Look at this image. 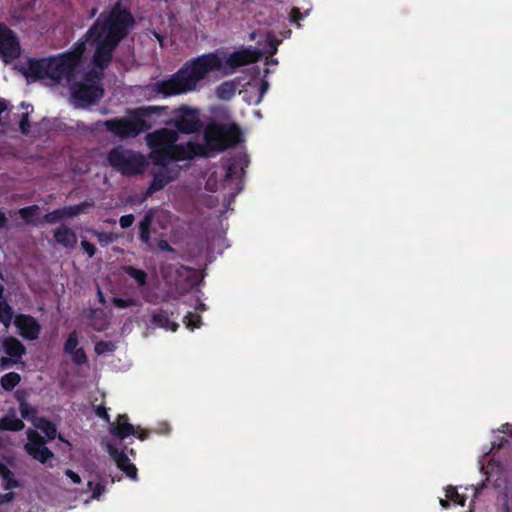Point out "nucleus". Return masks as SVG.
Listing matches in <instances>:
<instances>
[{"mask_svg": "<svg viewBox=\"0 0 512 512\" xmlns=\"http://www.w3.org/2000/svg\"><path fill=\"white\" fill-rule=\"evenodd\" d=\"M221 67L222 60L216 53L202 54L187 60L168 79L155 82L154 91L166 97L192 92L209 73Z\"/></svg>", "mask_w": 512, "mask_h": 512, "instance_id": "obj_1", "label": "nucleus"}, {"mask_svg": "<svg viewBox=\"0 0 512 512\" xmlns=\"http://www.w3.org/2000/svg\"><path fill=\"white\" fill-rule=\"evenodd\" d=\"M178 139V132L168 128L157 129L145 136L150 149L149 158L155 166L165 167L172 162L192 160L190 140L177 143Z\"/></svg>", "mask_w": 512, "mask_h": 512, "instance_id": "obj_2", "label": "nucleus"}, {"mask_svg": "<svg viewBox=\"0 0 512 512\" xmlns=\"http://www.w3.org/2000/svg\"><path fill=\"white\" fill-rule=\"evenodd\" d=\"M203 139L204 143L190 140L192 160L197 157L209 158L213 153L238 145L242 141V133L235 124L211 123L206 126Z\"/></svg>", "mask_w": 512, "mask_h": 512, "instance_id": "obj_3", "label": "nucleus"}, {"mask_svg": "<svg viewBox=\"0 0 512 512\" xmlns=\"http://www.w3.org/2000/svg\"><path fill=\"white\" fill-rule=\"evenodd\" d=\"M136 25L133 14L118 1L110 10L100 13L95 22L87 30V38L100 34L119 43L126 39Z\"/></svg>", "mask_w": 512, "mask_h": 512, "instance_id": "obj_4", "label": "nucleus"}, {"mask_svg": "<svg viewBox=\"0 0 512 512\" xmlns=\"http://www.w3.org/2000/svg\"><path fill=\"white\" fill-rule=\"evenodd\" d=\"M167 107L146 106L130 110L128 116L113 118L104 121L105 129L120 139H129L147 132L153 126L149 119L156 115L162 116Z\"/></svg>", "mask_w": 512, "mask_h": 512, "instance_id": "obj_5", "label": "nucleus"}, {"mask_svg": "<svg viewBox=\"0 0 512 512\" xmlns=\"http://www.w3.org/2000/svg\"><path fill=\"white\" fill-rule=\"evenodd\" d=\"M58 55L48 58H29L25 65L20 67V72L27 80L51 79L54 81L68 80V75L60 66Z\"/></svg>", "mask_w": 512, "mask_h": 512, "instance_id": "obj_6", "label": "nucleus"}, {"mask_svg": "<svg viewBox=\"0 0 512 512\" xmlns=\"http://www.w3.org/2000/svg\"><path fill=\"white\" fill-rule=\"evenodd\" d=\"M107 162L123 176L141 174L145 166V158L141 153L127 149L122 145H117L108 152Z\"/></svg>", "mask_w": 512, "mask_h": 512, "instance_id": "obj_7", "label": "nucleus"}, {"mask_svg": "<svg viewBox=\"0 0 512 512\" xmlns=\"http://www.w3.org/2000/svg\"><path fill=\"white\" fill-rule=\"evenodd\" d=\"M86 40H91V43L95 45V51L92 56L93 65L101 70L108 68L119 43L113 42V40L98 33L93 34L89 38L86 37Z\"/></svg>", "mask_w": 512, "mask_h": 512, "instance_id": "obj_8", "label": "nucleus"}, {"mask_svg": "<svg viewBox=\"0 0 512 512\" xmlns=\"http://www.w3.org/2000/svg\"><path fill=\"white\" fill-rule=\"evenodd\" d=\"M28 455L41 464L52 468L51 461L54 459V453L46 446V440L37 432L28 434V442L24 445Z\"/></svg>", "mask_w": 512, "mask_h": 512, "instance_id": "obj_9", "label": "nucleus"}, {"mask_svg": "<svg viewBox=\"0 0 512 512\" xmlns=\"http://www.w3.org/2000/svg\"><path fill=\"white\" fill-rule=\"evenodd\" d=\"M109 456L116 463L117 467L125 473V475L133 481L138 479V469L130 462L128 454L135 457L136 451L129 448L127 444H123L121 448L109 444L107 447Z\"/></svg>", "mask_w": 512, "mask_h": 512, "instance_id": "obj_10", "label": "nucleus"}, {"mask_svg": "<svg viewBox=\"0 0 512 512\" xmlns=\"http://www.w3.org/2000/svg\"><path fill=\"white\" fill-rule=\"evenodd\" d=\"M21 54V47L16 33L7 25L0 28V58L6 64L17 59Z\"/></svg>", "mask_w": 512, "mask_h": 512, "instance_id": "obj_11", "label": "nucleus"}, {"mask_svg": "<svg viewBox=\"0 0 512 512\" xmlns=\"http://www.w3.org/2000/svg\"><path fill=\"white\" fill-rule=\"evenodd\" d=\"M21 54V47L16 33L7 25L0 28V58L6 64L17 59Z\"/></svg>", "mask_w": 512, "mask_h": 512, "instance_id": "obj_12", "label": "nucleus"}, {"mask_svg": "<svg viewBox=\"0 0 512 512\" xmlns=\"http://www.w3.org/2000/svg\"><path fill=\"white\" fill-rule=\"evenodd\" d=\"M90 40H86V34L84 39H80L74 44V49L70 52L59 54L60 66L65 70L68 75V80L74 77L76 69L80 64L82 57L86 51V44Z\"/></svg>", "mask_w": 512, "mask_h": 512, "instance_id": "obj_13", "label": "nucleus"}, {"mask_svg": "<svg viewBox=\"0 0 512 512\" xmlns=\"http://www.w3.org/2000/svg\"><path fill=\"white\" fill-rule=\"evenodd\" d=\"M174 125L181 133L192 134L199 130L201 123L198 110L188 106H181L174 117Z\"/></svg>", "mask_w": 512, "mask_h": 512, "instance_id": "obj_14", "label": "nucleus"}, {"mask_svg": "<svg viewBox=\"0 0 512 512\" xmlns=\"http://www.w3.org/2000/svg\"><path fill=\"white\" fill-rule=\"evenodd\" d=\"M179 316L178 309L173 303H166L151 314V323L159 328L177 331L179 325L174 321Z\"/></svg>", "mask_w": 512, "mask_h": 512, "instance_id": "obj_15", "label": "nucleus"}, {"mask_svg": "<svg viewBox=\"0 0 512 512\" xmlns=\"http://www.w3.org/2000/svg\"><path fill=\"white\" fill-rule=\"evenodd\" d=\"M94 206L92 200H85L75 205H69L62 208L55 209L46 213L42 219V223L55 224L65 217H75L86 211V209Z\"/></svg>", "mask_w": 512, "mask_h": 512, "instance_id": "obj_16", "label": "nucleus"}, {"mask_svg": "<svg viewBox=\"0 0 512 512\" xmlns=\"http://www.w3.org/2000/svg\"><path fill=\"white\" fill-rule=\"evenodd\" d=\"M104 90L95 84H77L72 91L74 100L82 106L95 104L103 97Z\"/></svg>", "mask_w": 512, "mask_h": 512, "instance_id": "obj_17", "label": "nucleus"}, {"mask_svg": "<svg viewBox=\"0 0 512 512\" xmlns=\"http://www.w3.org/2000/svg\"><path fill=\"white\" fill-rule=\"evenodd\" d=\"M173 169L169 166L160 167L158 171L152 173V181L143 194V200L151 197L155 192L162 190L166 185L176 179L177 174L172 175Z\"/></svg>", "mask_w": 512, "mask_h": 512, "instance_id": "obj_18", "label": "nucleus"}, {"mask_svg": "<svg viewBox=\"0 0 512 512\" xmlns=\"http://www.w3.org/2000/svg\"><path fill=\"white\" fill-rule=\"evenodd\" d=\"M14 324L20 335L27 340H36L40 335L41 326L31 315L19 314L16 316Z\"/></svg>", "mask_w": 512, "mask_h": 512, "instance_id": "obj_19", "label": "nucleus"}, {"mask_svg": "<svg viewBox=\"0 0 512 512\" xmlns=\"http://www.w3.org/2000/svg\"><path fill=\"white\" fill-rule=\"evenodd\" d=\"M109 432L115 438L124 441L127 437L136 433V427L129 423V418L126 414H120L116 422L110 424Z\"/></svg>", "mask_w": 512, "mask_h": 512, "instance_id": "obj_20", "label": "nucleus"}, {"mask_svg": "<svg viewBox=\"0 0 512 512\" xmlns=\"http://www.w3.org/2000/svg\"><path fill=\"white\" fill-rule=\"evenodd\" d=\"M257 52L250 49L235 51L228 57V64L232 67H241L256 62Z\"/></svg>", "mask_w": 512, "mask_h": 512, "instance_id": "obj_21", "label": "nucleus"}, {"mask_svg": "<svg viewBox=\"0 0 512 512\" xmlns=\"http://www.w3.org/2000/svg\"><path fill=\"white\" fill-rule=\"evenodd\" d=\"M53 236L55 241L64 248L73 249L77 244L76 233L65 225L55 229Z\"/></svg>", "mask_w": 512, "mask_h": 512, "instance_id": "obj_22", "label": "nucleus"}, {"mask_svg": "<svg viewBox=\"0 0 512 512\" xmlns=\"http://www.w3.org/2000/svg\"><path fill=\"white\" fill-rule=\"evenodd\" d=\"M3 348L7 355L19 359L25 354V346L15 337H8L3 341Z\"/></svg>", "mask_w": 512, "mask_h": 512, "instance_id": "obj_23", "label": "nucleus"}, {"mask_svg": "<svg viewBox=\"0 0 512 512\" xmlns=\"http://www.w3.org/2000/svg\"><path fill=\"white\" fill-rule=\"evenodd\" d=\"M24 427V422L21 419L17 418L15 414H6L0 419L1 431L18 432L23 430Z\"/></svg>", "mask_w": 512, "mask_h": 512, "instance_id": "obj_24", "label": "nucleus"}, {"mask_svg": "<svg viewBox=\"0 0 512 512\" xmlns=\"http://www.w3.org/2000/svg\"><path fill=\"white\" fill-rule=\"evenodd\" d=\"M153 216L151 213H147L142 220L139 222V239L142 243L149 245L151 240V226Z\"/></svg>", "mask_w": 512, "mask_h": 512, "instance_id": "obj_25", "label": "nucleus"}, {"mask_svg": "<svg viewBox=\"0 0 512 512\" xmlns=\"http://www.w3.org/2000/svg\"><path fill=\"white\" fill-rule=\"evenodd\" d=\"M0 476L5 490H12L21 486L14 473L3 463H0Z\"/></svg>", "mask_w": 512, "mask_h": 512, "instance_id": "obj_26", "label": "nucleus"}, {"mask_svg": "<svg viewBox=\"0 0 512 512\" xmlns=\"http://www.w3.org/2000/svg\"><path fill=\"white\" fill-rule=\"evenodd\" d=\"M37 429L41 430L49 440L56 438L57 428L56 425L45 417H38L34 422Z\"/></svg>", "mask_w": 512, "mask_h": 512, "instance_id": "obj_27", "label": "nucleus"}, {"mask_svg": "<svg viewBox=\"0 0 512 512\" xmlns=\"http://www.w3.org/2000/svg\"><path fill=\"white\" fill-rule=\"evenodd\" d=\"M14 316L11 305L3 298H0V323L5 327H9Z\"/></svg>", "mask_w": 512, "mask_h": 512, "instance_id": "obj_28", "label": "nucleus"}, {"mask_svg": "<svg viewBox=\"0 0 512 512\" xmlns=\"http://www.w3.org/2000/svg\"><path fill=\"white\" fill-rule=\"evenodd\" d=\"M236 92V85L232 81L221 83L216 89V95L221 100H230Z\"/></svg>", "mask_w": 512, "mask_h": 512, "instance_id": "obj_29", "label": "nucleus"}, {"mask_svg": "<svg viewBox=\"0 0 512 512\" xmlns=\"http://www.w3.org/2000/svg\"><path fill=\"white\" fill-rule=\"evenodd\" d=\"M21 381V376L17 372H9L2 376L0 383L5 391H12Z\"/></svg>", "mask_w": 512, "mask_h": 512, "instance_id": "obj_30", "label": "nucleus"}, {"mask_svg": "<svg viewBox=\"0 0 512 512\" xmlns=\"http://www.w3.org/2000/svg\"><path fill=\"white\" fill-rule=\"evenodd\" d=\"M40 208L38 205H30L23 207L19 209L18 213L20 218L26 223V224H33L36 225L37 222L34 219V216L37 215Z\"/></svg>", "mask_w": 512, "mask_h": 512, "instance_id": "obj_31", "label": "nucleus"}, {"mask_svg": "<svg viewBox=\"0 0 512 512\" xmlns=\"http://www.w3.org/2000/svg\"><path fill=\"white\" fill-rule=\"evenodd\" d=\"M125 273L132 279H134L139 286H144L147 283V273L139 268L134 266H125Z\"/></svg>", "mask_w": 512, "mask_h": 512, "instance_id": "obj_32", "label": "nucleus"}, {"mask_svg": "<svg viewBox=\"0 0 512 512\" xmlns=\"http://www.w3.org/2000/svg\"><path fill=\"white\" fill-rule=\"evenodd\" d=\"M19 411L22 418L35 422L37 410L35 407L25 401H21L19 404Z\"/></svg>", "mask_w": 512, "mask_h": 512, "instance_id": "obj_33", "label": "nucleus"}, {"mask_svg": "<svg viewBox=\"0 0 512 512\" xmlns=\"http://www.w3.org/2000/svg\"><path fill=\"white\" fill-rule=\"evenodd\" d=\"M78 343H79V339H78L77 332L76 331L71 332L68 335V337L64 343V347H63L64 352L66 354H70V353L74 352V350L78 349L77 348Z\"/></svg>", "mask_w": 512, "mask_h": 512, "instance_id": "obj_34", "label": "nucleus"}, {"mask_svg": "<svg viewBox=\"0 0 512 512\" xmlns=\"http://www.w3.org/2000/svg\"><path fill=\"white\" fill-rule=\"evenodd\" d=\"M446 498L457 505L464 506L465 505V497L460 495L457 489L453 486H448L446 489Z\"/></svg>", "mask_w": 512, "mask_h": 512, "instance_id": "obj_35", "label": "nucleus"}, {"mask_svg": "<svg viewBox=\"0 0 512 512\" xmlns=\"http://www.w3.org/2000/svg\"><path fill=\"white\" fill-rule=\"evenodd\" d=\"M184 323L188 329L193 331L194 329L200 327L202 319L198 314L188 312L184 317Z\"/></svg>", "mask_w": 512, "mask_h": 512, "instance_id": "obj_36", "label": "nucleus"}, {"mask_svg": "<svg viewBox=\"0 0 512 512\" xmlns=\"http://www.w3.org/2000/svg\"><path fill=\"white\" fill-rule=\"evenodd\" d=\"M69 355H71L72 362L77 366L84 365L88 362V357L83 348H78Z\"/></svg>", "mask_w": 512, "mask_h": 512, "instance_id": "obj_37", "label": "nucleus"}, {"mask_svg": "<svg viewBox=\"0 0 512 512\" xmlns=\"http://www.w3.org/2000/svg\"><path fill=\"white\" fill-rule=\"evenodd\" d=\"M116 346L111 341H99L95 344V352L98 355L104 354L106 352H113Z\"/></svg>", "mask_w": 512, "mask_h": 512, "instance_id": "obj_38", "label": "nucleus"}, {"mask_svg": "<svg viewBox=\"0 0 512 512\" xmlns=\"http://www.w3.org/2000/svg\"><path fill=\"white\" fill-rule=\"evenodd\" d=\"M30 112L26 111L22 113L19 120V130L22 134L27 135L30 132V122H29Z\"/></svg>", "mask_w": 512, "mask_h": 512, "instance_id": "obj_39", "label": "nucleus"}, {"mask_svg": "<svg viewBox=\"0 0 512 512\" xmlns=\"http://www.w3.org/2000/svg\"><path fill=\"white\" fill-rule=\"evenodd\" d=\"M91 233L98 239V241L102 245L110 244L114 240L110 233L100 232L97 230H91Z\"/></svg>", "mask_w": 512, "mask_h": 512, "instance_id": "obj_40", "label": "nucleus"}, {"mask_svg": "<svg viewBox=\"0 0 512 512\" xmlns=\"http://www.w3.org/2000/svg\"><path fill=\"white\" fill-rule=\"evenodd\" d=\"M88 487L92 490V498L98 499L106 490L105 484L103 483H94L92 481L88 482Z\"/></svg>", "mask_w": 512, "mask_h": 512, "instance_id": "obj_41", "label": "nucleus"}, {"mask_svg": "<svg viewBox=\"0 0 512 512\" xmlns=\"http://www.w3.org/2000/svg\"><path fill=\"white\" fill-rule=\"evenodd\" d=\"M113 304L120 309L128 308L135 305V300L132 298L123 299L120 297L113 298Z\"/></svg>", "mask_w": 512, "mask_h": 512, "instance_id": "obj_42", "label": "nucleus"}, {"mask_svg": "<svg viewBox=\"0 0 512 512\" xmlns=\"http://www.w3.org/2000/svg\"><path fill=\"white\" fill-rule=\"evenodd\" d=\"M81 248L88 255L89 258H93L96 254V247L94 244L90 243L86 239L81 240Z\"/></svg>", "mask_w": 512, "mask_h": 512, "instance_id": "obj_43", "label": "nucleus"}, {"mask_svg": "<svg viewBox=\"0 0 512 512\" xmlns=\"http://www.w3.org/2000/svg\"><path fill=\"white\" fill-rule=\"evenodd\" d=\"M134 215L133 214H126L120 217L119 224L122 229H127L132 226L134 222Z\"/></svg>", "mask_w": 512, "mask_h": 512, "instance_id": "obj_44", "label": "nucleus"}, {"mask_svg": "<svg viewBox=\"0 0 512 512\" xmlns=\"http://www.w3.org/2000/svg\"><path fill=\"white\" fill-rule=\"evenodd\" d=\"M304 18V14L300 11L299 8L293 7L290 12V21L293 23H297L299 25V21Z\"/></svg>", "mask_w": 512, "mask_h": 512, "instance_id": "obj_45", "label": "nucleus"}, {"mask_svg": "<svg viewBox=\"0 0 512 512\" xmlns=\"http://www.w3.org/2000/svg\"><path fill=\"white\" fill-rule=\"evenodd\" d=\"M14 498H15V494L12 491H9L4 494H0V506L4 505L6 503H10L11 501L14 500Z\"/></svg>", "mask_w": 512, "mask_h": 512, "instance_id": "obj_46", "label": "nucleus"}, {"mask_svg": "<svg viewBox=\"0 0 512 512\" xmlns=\"http://www.w3.org/2000/svg\"><path fill=\"white\" fill-rule=\"evenodd\" d=\"M96 414L99 418L103 419V420H106V421H109L110 420V417H109V414H108V411H107V408L102 406V405H99L96 409Z\"/></svg>", "mask_w": 512, "mask_h": 512, "instance_id": "obj_47", "label": "nucleus"}, {"mask_svg": "<svg viewBox=\"0 0 512 512\" xmlns=\"http://www.w3.org/2000/svg\"><path fill=\"white\" fill-rule=\"evenodd\" d=\"M65 475L71 479V481L75 484H79L81 482V477L76 473L74 472L73 470L71 469H67L65 471Z\"/></svg>", "mask_w": 512, "mask_h": 512, "instance_id": "obj_48", "label": "nucleus"}, {"mask_svg": "<svg viewBox=\"0 0 512 512\" xmlns=\"http://www.w3.org/2000/svg\"><path fill=\"white\" fill-rule=\"evenodd\" d=\"M149 435H150L149 430L136 428V433L133 436H136L139 440L144 441L149 437Z\"/></svg>", "mask_w": 512, "mask_h": 512, "instance_id": "obj_49", "label": "nucleus"}, {"mask_svg": "<svg viewBox=\"0 0 512 512\" xmlns=\"http://www.w3.org/2000/svg\"><path fill=\"white\" fill-rule=\"evenodd\" d=\"M237 171V167L235 164H229L228 167H227V170H226V173H225V179L226 180H231L233 179L234 177V174L236 173Z\"/></svg>", "mask_w": 512, "mask_h": 512, "instance_id": "obj_50", "label": "nucleus"}, {"mask_svg": "<svg viewBox=\"0 0 512 512\" xmlns=\"http://www.w3.org/2000/svg\"><path fill=\"white\" fill-rule=\"evenodd\" d=\"M158 248L161 251L174 252V249L171 247V245L164 239H160L158 241Z\"/></svg>", "mask_w": 512, "mask_h": 512, "instance_id": "obj_51", "label": "nucleus"}, {"mask_svg": "<svg viewBox=\"0 0 512 512\" xmlns=\"http://www.w3.org/2000/svg\"><path fill=\"white\" fill-rule=\"evenodd\" d=\"M268 87H269L268 82L262 81V83L259 86V97H258V99L256 101L257 104L262 100L264 94L268 90Z\"/></svg>", "mask_w": 512, "mask_h": 512, "instance_id": "obj_52", "label": "nucleus"}, {"mask_svg": "<svg viewBox=\"0 0 512 512\" xmlns=\"http://www.w3.org/2000/svg\"><path fill=\"white\" fill-rule=\"evenodd\" d=\"M103 123L104 121L95 122L91 127V131H102L103 128H105V125Z\"/></svg>", "mask_w": 512, "mask_h": 512, "instance_id": "obj_53", "label": "nucleus"}, {"mask_svg": "<svg viewBox=\"0 0 512 512\" xmlns=\"http://www.w3.org/2000/svg\"><path fill=\"white\" fill-rule=\"evenodd\" d=\"M7 224V217L3 211L0 210V229L4 228Z\"/></svg>", "mask_w": 512, "mask_h": 512, "instance_id": "obj_54", "label": "nucleus"}, {"mask_svg": "<svg viewBox=\"0 0 512 512\" xmlns=\"http://www.w3.org/2000/svg\"><path fill=\"white\" fill-rule=\"evenodd\" d=\"M450 500L448 499H440V505L443 507V508H448L450 506Z\"/></svg>", "mask_w": 512, "mask_h": 512, "instance_id": "obj_55", "label": "nucleus"}, {"mask_svg": "<svg viewBox=\"0 0 512 512\" xmlns=\"http://www.w3.org/2000/svg\"><path fill=\"white\" fill-rule=\"evenodd\" d=\"M96 13H97V8H95V7H94V8H92V9L90 10L89 17H90V18L94 17V16L96 15Z\"/></svg>", "mask_w": 512, "mask_h": 512, "instance_id": "obj_56", "label": "nucleus"}, {"mask_svg": "<svg viewBox=\"0 0 512 512\" xmlns=\"http://www.w3.org/2000/svg\"><path fill=\"white\" fill-rule=\"evenodd\" d=\"M11 363V361L8 359V358H2L1 359V364L3 366H6L7 364Z\"/></svg>", "mask_w": 512, "mask_h": 512, "instance_id": "obj_57", "label": "nucleus"}, {"mask_svg": "<svg viewBox=\"0 0 512 512\" xmlns=\"http://www.w3.org/2000/svg\"><path fill=\"white\" fill-rule=\"evenodd\" d=\"M20 106H21L22 108H25V109H28L29 107H31V110H33V107H32L30 104H26L25 102H22V103L20 104Z\"/></svg>", "mask_w": 512, "mask_h": 512, "instance_id": "obj_58", "label": "nucleus"}, {"mask_svg": "<svg viewBox=\"0 0 512 512\" xmlns=\"http://www.w3.org/2000/svg\"><path fill=\"white\" fill-rule=\"evenodd\" d=\"M505 512H512L508 505H505Z\"/></svg>", "mask_w": 512, "mask_h": 512, "instance_id": "obj_59", "label": "nucleus"}, {"mask_svg": "<svg viewBox=\"0 0 512 512\" xmlns=\"http://www.w3.org/2000/svg\"><path fill=\"white\" fill-rule=\"evenodd\" d=\"M99 295H100V300L103 301L104 298H103V295H102V293L100 291H99Z\"/></svg>", "mask_w": 512, "mask_h": 512, "instance_id": "obj_60", "label": "nucleus"}, {"mask_svg": "<svg viewBox=\"0 0 512 512\" xmlns=\"http://www.w3.org/2000/svg\"><path fill=\"white\" fill-rule=\"evenodd\" d=\"M3 25H6L5 23L0 22V28L3 27Z\"/></svg>", "mask_w": 512, "mask_h": 512, "instance_id": "obj_61", "label": "nucleus"}, {"mask_svg": "<svg viewBox=\"0 0 512 512\" xmlns=\"http://www.w3.org/2000/svg\"><path fill=\"white\" fill-rule=\"evenodd\" d=\"M3 25H6L5 23L0 22V28L3 27Z\"/></svg>", "mask_w": 512, "mask_h": 512, "instance_id": "obj_62", "label": "nucleus"}]
</instances>
